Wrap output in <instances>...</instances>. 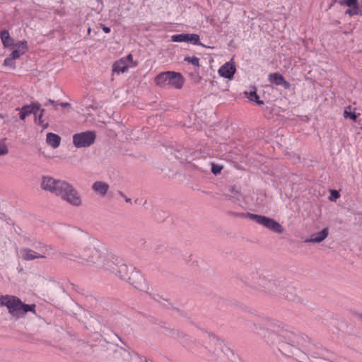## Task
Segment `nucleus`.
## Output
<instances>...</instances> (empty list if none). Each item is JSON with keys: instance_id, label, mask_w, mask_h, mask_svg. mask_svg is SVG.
I'll return each mask as SVG.
<instances>
[{"instance_id": "41", "label": "nucleus", "mask_w": 362, "mask_h": 362, "mask_svg": "<svg viewBox=\"0 0 362 362\" xmlns=\"http://www.w3.org/2000/svg\"><path fill=\"white\" fill-rule=\"evenodd\" d=\"M101 27H102V29L103 30L105 33H109L110 32V28L103 24H100Z\"/></svg>"}, {"instance_id": "22", "label": "nucleus", "mask_w": 362, "mask_h": 362, "mask_svg": "<svg viewBox=\"0 0 362 362\" xmlns=\"http://www.w3.org/2000/svg\"><path fill=\"white\" fill-rule=\"evenodd\" d=\"M192 153L188 152L186 148H181L180 149H177L175 152V156L176 158L180 160V162H184L188 160L189 156Z\"/></svg>"}, {"instance_id": "45", "label": "nucleus", "mask_w": 362, "mask_h": 362, "mask_svg": "<svg viewBox=\"0 0 362 362\" xmlns=\"http://www.w3.org/2000/svg\"><path fill=\"white\" fill-rule=\"evenodd\" d=\"M197 81H200L202 79V77L199 76H197Z\"/></svg>"}, {"instance_id": "46", "label": "nucleus", "mask_w": 362, "mask_h": 362, "mask_svg": "<svg viewBox=\"0 0 362 362\" xmlns=\"http://www.w3.org/2000/svg\"><path fill=\"white\" fill-rule=\"evenodd\" d=\"M2 118H4V116L2 114H0V119H2Z\"/></svg>"}, {"instance_id": "10", "label": "nucleus", "mask_w": 362, "mask_h": 362, "mask_svg": "<svg viewBox=\"0 0 362 362\" xmlns=\"http://www.w3.org/2000/svg\"><path fill=\"white\" fill-rule=\"evenodd\" d=\"M96 134L93 131H86L73 135V144L76 148H86L94 144Z\"/></svg>"}, {"instance_id": "6", "label": "nucleus", "mask_w": 362, "mask_h": 362, "mask_svg": "<svg viewBox=\"0 0 362 362\" xmlns=\"http://www.w3.org/2000/svg\"><path fill=\"white\" fill-rule=\"evenodd\" d=\"M155 83L160 87L180 89L184 83V78L180 73L165 71L156 76Z\"/></svg>"}, {"instance_id": "29", "label": "nucleus", "mask_w": 362, "mask_h": 362, "mask_svg": "<svg viewBox=\"0 0 362 362\" xmlns=\"http://www.w3.org/2000/svg\"><path fill=\"white\" fill-rule=\"evenodd\" d=\"M12 47H15L16 49H20L22 52H25L28 49L27 41L21 40L18 41L17 43L13 42V45Z\"/></svg>"}, {"instance_id": "28", "label": "nucleus", "mask_w": 362, "mask_h": 362, "mask_svg": "<svg viewBox=\"0 0 362 362\" xmlns=\"http://www.w3.org/2000/svg\"><path fill=\"white\" fill-rule=\"evenodd\" d=\"M187 33L176 34L171 36V41L175 42H187Z\"/></svg>"}, {"instance_id": "33", "label": "nucleus", "mask_w": 362, "mask_h": 362, "mask_svg": "<svg viewBox=\"0 0 362 362\" xmlns=\"http://www.w3.org/2000/svg\"><path fill=\"white\" fill-rule=\"evenodd\" d=\"M25 52H22L20 49H14L9 55L10 58L15 61L16 59H18L21 55L23 54Z\"/></svg>"}, {"instance_id": "13", "label": "nucleus", "mask_w": 362, "mask_h": 362, "mask_svg": "<svg viewBox=\"0 0 362 362\" xmlns=\"http://www.w3.org/2000/svg\"><path fill=\"white\" fill-rule=\"evenodd\" d=\"M40 106L39 103H34L30 105H24L21 108L17 107L16 110L20 111L19 118L21 120H24L26 117L30 115H35L36 116L37 111L40 110Z\"/></svg>"}, {"instance_id": "38", "label": "nucleus", "mask_w": 362, "mask_h": 362, "mask_svg": "<svg viewBox=\"0 0 362 362\" xmlns=\"http://www.w3.org/2000/svg\"><path fill=\"white\" fill-rule=\"evenodd\" d=\"M228 189L233 196L240 194L239 191L234 186H230Z\"/></svg>"}, {"instance_id": "44", "label": "nucleus", "mask_w": 362, "mask_h": 362, "mask_svg": "<svg viewBox=\"0 0 362 362\" xmlns=\"http://www.w3.org/2000/svg\"><path fill=\"white\" fill-rule=\"evenodd\" d=\"M119 194L122 197H125V195H124V194L122 192H120V191H119Z\"/></svg>"}, {"instance_id": "2", "label": "nucleus", "mask_w": 362, "mask_h": 362, "mask_svg": "<svg viewBox=\"0 0 362 362\" xmlns=\"http://www.w3.org/2000/svg\"><path fill=\"white\" fill-rule=\"evenodd\" d=\"M106 252L101 251L92 246H86L80 251H71L60 253L64 258L78 262L85 265H93L98 269Z\"/></svg>"}, {"instance_id": "40", "label": "nucleus", "mask_w": 362, "mask_h": 362, "mask_svg": "<svg viewBox=\"0 0 362 362\" xmlns=\"http://www.w3.org/2000/svg\"><path fill=\"white\" fill-rule=\"evenodd\" d=\"M58 106H60L62 108H69L71 107V105L69 103H60L59 101Z\"/></svg>"}, {"instance_id": "17", "label": "nucleus", "mask_w": 362, "mask_h": 362, "mask_svg": "<svg viewBox=\"0 0 362 362\" xmlns=\"http://www.w3.org/2000/svg\"><path fill=\"white\" fill-rule=\"evenodd\" d=\"M329 234L328 228H325L322 229L321 231L313 234L310 238L307 239L305 242L307 243H319L324 240Z\"/></svg>"}, {"instance_id": "11", "label": "nucleus", "mask_w": 362, "mask_h": 362, "mask_svg": "<svg viewBox=\"0 0 362 362\" xmlns=\"http://www.w3.org/2000/svg\"><path fill=\"white\" fill-rule=\"evenodd\" d=\"M64 180H56L49 176H42L41 182V187L45 191L58 195Z\"/></svg>"}, {"instance_id": "42", "label": "nucleus", "mask_w": 362, "mask_h": 362, "mask_svg": "<svg viewBox=\"0 0 362 362\" xmlns=\"http://www.w3.org/2000/svg\"><path fill=\"white\" fill-rule=\"evenodd\" d=\"M124 60H126L127 62V61L132 62V55L129 54Z\"/></svg>"}, {"instance_id": "47", "label": "nucleus", "mask_w": 362, "mask_h": 362, "mask_svg": "<svg viewBox=\"0 0 362 362\" xmlns=\"http://www.w3.org/2000/svg\"><path fill=\"white\" fill-rule=\"evenodd\" d=\"M90 28H89L88 29V33H90Z\"/></svg>"}, {"instance_id": "37", "label": "nucleus", "mask_w": 362, "mask_h": 362, "mask_svg": "<svg viewBox=\"0 0 362 362\" xmlns=\"http://www.w3.org/2000/svg\"><path fill=\"white\" fill-rule=\"evenodd\" d=\"M59 101H55L51 99L47 100L46 103L45 104V106H47L49 105H52L54 107H57L58 106Z\"/></svg>"}, {"instance_id": "23", "label": "nucleus", "mask_w": 362, "mask_h": 362, "mask_svg": "<svg viewBox=\"0 0 362 362\" xmlns=\"http://www.w3.org/2000/svg\"><path fill=\"white\" fill-rule=\"evenodd\" d=\"M187 42H189L193 45L204 47V45L200 42L199 35L195 33H187Z\"/></svg>"}, {"instance_id": "18", "label": "nucleus", "mask_w": 362, "mask_h": 362, "mask_svg": "<svg viewBox=\"0 0 362 362\" xmlns=\"http://www.w3.org/2000/svg\"><path fill=\"white\" fill-rule=\"evenodd\" d=\"M46 142L53 148H57L61 143V137L54 133L49 132L47 134Z\"/></svg>"}, {"instance_id": "39", "label": "nucleus", "mask_w": 362, "mask_h": 362, "mask_svg": "<svg viewBox=\"0 0 362 362\" xmlns=\"http://www.w3.org/2000/svg\"><path fill=\"white\" fill-rule=\"evenodd\" d=\"M331 195L333 197V199H336L340 196L339 192L335 189L331 191Z\"/></svg>"}, {"instance_id": "8", "label": "nucleus", "mask_w": 362, "mask_h": 362, "mask_svg": "<svg viewBox=\"0 0 362 362\" xmlns=\"http://www.w3.org/2000/svg\"><path fill=\"white\" fill-rule=\"evenodd\" d=\"M57 196L74 206H79L82 204L81 197L78 192L66 181H64Z\"/></svg>"}, {"instance_id": "34", "label": "nucleus", "mask_w": 362, "mask_h": 362, "mask_svg": "<svg viewBox=\"0 0 362 362\" xmlns=\"http://www.w3.org/2000/svg\"><path fill=\"white\" fill-rule=\"evenodd\" d=\"M339 3L340 4H344L343 1H340ZM344 4L349 7L358 6V0H345Z\"/></svg>"}, {"instance_id": "20", "label": "nucleus", "mask_w": 362, "mask_h": 362, "mask_svg": "<svg viewBox=\"0 0 362 362\" xmlns=\"http://www.w3.org/2000/svg\"><path fill=\"white\" fill-rule=\"evenodd\" d=\"M129 66L126 60H124V59H122L114 63L112 66V71L117 74L124 73L129 69Z\"/></svg>"}, {"instance_id": "12", "label": "nucleus", "mask_w": 362, "mask_h": 362, "mask_svg": "<svg viewBox=\"0 0 362 362\" xmlns=\"http://www.w3.org/2000/svg\"><path fill=\"white\" fill-rule=\"evenodd\" d=\"M121 262V259L117 256L106 252L102 261L101 264L98 269L107 271L114 274L117 269L118 264Z\"/></svg>"}, {"instance_id": "1", "label": "nucleus", "mask_w": 362, "mask_h": 362, "mask_svg": "<svg viewBox=\"0 0 362 362\" xmlns=\"http://www.w3.org/2000/svg\"><path fill=\"white\" fill-rule=\"evenodd\" d=\"M258 289L261 291L272 295L283 296L286 298L293 300V287L288 286L284 278H276L272 274L260 275L257 281Z\"/></svg>"}, {"instance_id": "25", "label": "nucleus", "mask_w": 362, "mask_h": 362, "mask_svg": "<svg viewBox=\"0 0 362 362\" xmlns=\"http://www.w3.org/2000/svg\"><path fill=\"white\" fill-rule=\"evenodd\" d=\"M245 95H248L247 98L250 100L256 103L258 105L264 104L262 100H259V95L257 94L255 89L250 92H245Z\"/></svg>"}, {"instance_id": "4", "label": "nucleus", "mask_w": 362, "mask_h": 362, "mask_svg": "<svg viewBox=\"0 0 362 362\" xmlns=\"http://www.w3.org/2000/svg\"><path fill=\"white\" fill-rule=\"evenodd\" d=\"M262 325L267 330L262 334L267 343L273 344L281 341V338L290 339V334L292 332H288L283 323L274 320H267Z\"/></svg>"}, {"instance_id": "16", "label": "nucleus", "mask_w": 362, "mask_h": 362, "mask_svg": "<svg viewBox=\"0 0 362 362\" xmlns=\"http://www.w3.org/2000/svg\"><path fill=\"white\" fill-rule=\"evenodd\" d=\"M92 189L98 194L104 197L109 189V185L103 181H96L92 185Z\"/></svg>"}, {"instance_id": "26", "label": "nucleus", "mask_w": 362, "mask_h": 362, "mask_svg": "<svg viewBox=\"0 0 362 362\" xmlns=\"http://www.w3.org/2000/svg\"><path fill=\"white\" fill-rule=\"evenodd\" d=\"M40 113L39 114V115L36 116L35 117V122L42 127V129H45L48 127V123L47 122H45L42 119V117H43V115L45 113V110L44 109H40Z\"/></svg>"}, {"instance_id": "21", "label": "nucleus", "mask_w": 362, "mask_h": 362, "mask_svg": "<svg viewBox=\"0 0 362 362\" xmlns=\"http://www.w3.org/2000/svg\"><path fill=\"white\" fill-rule=\"evenodd\" d=\"M356 110V109L353 107L351 105L346 107L344 111V117L345 119H351L353 122H356L357 119Z\"/></svg>"}, {"instance_id": "32", "label": "nucleus", "mask_w": 362, "mask_h": 362, "mask_svg": "<svg viewBox=\"0 0 362 362\" xmlns=\"http://www.w3.org/2000/svg\"><path fill=\"white\" fill-rule=\"evenodd\" d=\"M185 60L195 66H199V59L197 57H185Z\"/></svg>"}, {"instance_id": "30", "label": "nucleus", "mask_w": 362, "mask_h": 362, "mask_svg": "<svg viewBox=\"0 0 362 362\" xmlns=\"http://www.w3.org/2000/svg\"><path fill=\"white\" fill-rule=\"evenodd\" d=\"M346 13L351 16L358 15L361 13V9L359 8L358 6H351L349 9L346 10Z\"/></svg>"}, {"instance_id": "5", "label": "nucleus", "mask_w": 362, "mask_h": 362, "mask_svg": "<svg viewBox=\"0 0 362 362\" xmlns=\"http://www.w3.org/2000/svg\"><path fill=\"white\" fill-rule=\"evenodd\" d=\"M114 274L121 279L128 281L135 288L141 289L144 277L139 271L135 270L132 265H127L121 259Z\"/></svg>"}, {"instance_id": "35", "label": "nucleus", "mask_w": 362, "mask_h": 362, "mask_svg": "<svg viewBox=\"0 0 362 362\" xmlns=\"http://www.w3.org/2000/svg\"><path fill=\"white\" fill-rule=\"evenodd\" d=\"M14 61H13L10 57H6L4 59V64L6 66H14Z\"/></svg>"}, {"instance_id": "48", "label": "nucleus", "mask_w": 362, "mask_h": 362, "mask_svg": "<svg viewBox=\"0 0 362 362\" xmlns=\"http://www.w3.org/2000/svg\"><path fill=\"white\" fill-rule=\"evenodd\" d=\"M360 4H361V6L362 7V0H360Z\"/></svg>"}, {"instance_id": "9", "label": "nucleus", "mask_w": 362, "mask_h": 362, "mask_svg": "<svg viewBox=\"0 0 362 362\" xmlns=\"http://www.w3.org/2000/svg\"><path fill=\"white\" fill-rule=\"evenodd\" d=\"M37 251H35L29 247H23L21 250V257L25 261H32L35 259H45L47 257V253L49 250H52L51 246L42 245L39 243L37 245L35 246Z\"/></svg>"}, {"instance_id": "14", "label": "nucleus", "mask_w": 362, "mask_h": 362, "mask_svg": "<svg viewBox=\"0 0 362 362\" xmlns=\"http://www.w3.org/2000/svg\"><path fill=\"white\" fill-rule=\"evenodd\" d=\"M236 68L233 62H228L222 65L218 72L220 76L226 78H232L235 73Z\"/></svg>"}, {"instance_id": "7", "label": "nucleus", "mask_w": 362, "mask_h": 362, "mask_svg": "<svg viewBox=\"0 0 362 362\" xmlns=\"http://www.w3.org/2000/svg\"><path fill=\"white\" fill-rule=\"evenodd\" d=\"M240 217H246L255 221L265 228L278 234H281L284 231L283 226L274 219L259 214L252 213H242L238 215Z\"/></svg>"}, {"instance_id": "19", "label": "nucleus", "mask_w": 362, "mask_h": 362, "mask_svg": "<svg viewBox=\"0 0 362 362\" xmlns=\"http://www.w3.org/2000/svg\"><path fill=\"white\" fill-rule=\"evenodd\" d=\"M0 38L4 47H11L13 45L14 40L11 37L8 30H1L0 33Z\"/></svg>"}, {"instance_id": "15", "label": "nucleus", "mask_w": 362, "mask_h": 362, "mask_svg": "<svg viewBox=\"0 0 362 362\" xmlns=\"http://www.w3.org/2000/svg\"><path fill=\"white\" fill-rule=\"evenodd\" d=\"M268 79L269 82L276 86H281L285 89H289L291 84L285 80L282 74L279 73H272L269 74Z\"/></svg>"}, {"instance_id": "36", "label": "nucleus", "mask_w": 362, "mask_h": 362, "mask_svg": "<svg viewBox=\"0 0 362 362\" xmlns=\"http://www.w3.org/2000/svg\"><path fill=\"white\" fill-rule=\"evenodd\" d=\"M8 152V148L5 144L0 145V156H4Z\"/></svg>"}, {"instance_id": "3", "label": "nucleus", "mask_w": 362, "mask_h": 362, "mask_svg": "<svg viewBox=\"0 0 362 362\" xmlns=\"http://www.w3.org/2000/svg\"><path fill=\"white\" fill-rule=\"evenodd\" d=\"M0 305L6 307L8 313L17 319L24 317L28 312L36 313L35 304H25L15 296H0Z\"/></svg>"}, {"instance_id": "43", "label": "nucleus", "mask_w": 362, "mask_h": 362, "mask_svg": "<svg viewBox=\"0 0 362 362\" xmlns=\"http://www.w3.org/2000/svg\"><path fill=\"white\" fill-rule=\"evenodd\" d=\"M124 198H125L126 202H127V203H130L131 202V199H129L128 197H126Z\"/></svg>"}, {"instance_id": "24", "label": "nucleus", "mask_w": 362, "mask_h": 362, "mask_svg": "<svg viewBox=\"0 0 362 362\" xmlns=\"http://www.w3.org/2000/svg\"><path fill=\"white\" fill-rule=\"evenodd\" d=\"M122 355L124 359L129 362H135L134 361L139 358V355L136 353L126 349L123 350Z\"/></svg>"}, {"instance_id": "27", "label": "nucleus", "mask_w": 362, "mask_h": 362, "mask_svg": "<svg viewBox=\"0 0 362 362\" xmlns=\"http://www.w3.org/2000/svg\"><path fill=\"white\" fill-rule=\"evenodd\" d=\"M320 357L325 358V360L329 361L330 362H339L337 360L334 358L332 354L329 353L325 349H321Z\"/></svg>"}, {"instance_id": "31", "label": "nucleus", "mask_w": 362, "mask_h": 362, "mask_svg": "<svg viewBox=\"0 0 362 362\" xmlns=\"http://www.w3.org/2000/svg\"><path fill=\"white\" fill-rule=\"evenodd\" d=\"M223 166L218 164L211 163V172L214 175H217L221 173Z\"/></svg>"}]
</instances>
